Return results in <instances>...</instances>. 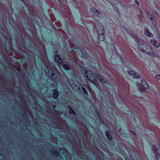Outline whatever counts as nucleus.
I'll return each mask as SVG.
<instances>
[{
  "label": "nucleus",
  "mask_w": 160,
  "mask_h": 160,
  "mask_svg": "<svg viewBox=\"0 0 160 160\" xmlns=\"http://www.w3.org/2000/svg\"><path fill=\"white\" fill-rule=\"evenodd\" d=\"M131 37L134 38L138 42L140 49L143 53L150 55L153 57H156L157 54L151 48L150 44L144 43V40L140 39L137 35L132 32H128Z\"/></svg>",
  "instance_id": "nucleus-1"
},
{
  "label": "nucleus",
  "mask_w": 160,
  "mask_h": 160,
  "mask_svg": "<svg viewBox=\"0 0 160 160\" xmlns=\"http://www.w3.org/2000/svg\"><path fill=\"white\" fill-rule=\"evenodd\" d=\"M89 11L91 12H94L95 17L97 18L96 27L97 32L98 34V39L101 41H103L105 39V36L104 32V27L103 25L99 22L103 17L102 13L96 8H90Z\"/></svg>",
  "instance_id": "nucleus-2"
},
{
  "label": "nucleus",
  "mask_w": 160,
  "mask_h": 160,
  "mask_svg": "<svg viewBox=\"0 0 160 160\" xmlns=\"http://www.w3.org/2000/svg\"><path fill=\"white\" fill-rule=\"evenodd\" d=\"M80 68L84 72L89 81L94 84L97 87L99 86L98 82L96 79L95 75L90 70L88 71L85 70V68L83 66H81Z\"/></svg>",
  "instance_id": "nucleus-3"
},
{
  "label": "nucleus",
  "mask_w": 160,
  "mask_h": 160,
  "mask_svg": "<svg viewBox=\"0 0 160 160\" xmlns=\"http://www.w3.org/2000/svg\"><path fill=\"white\" fill-rule=\"evenodd\" d=\"M44 65L46 69L48 71L47 73L51 75L50 76V78L54 81L57 79L58 78L57 77L56 75L54 73L53 71L52 68L47 65L44 64Z\"/></svg>",
  "instance_id": "nucleus-4"
},
{
  "label": "nucleus",
  "mask_w": 160,
  "mask_h": 160,
  "mask_svg": "<svg viewBox=\"0 0 160 160\" xmlns=\"http://www.w3.org/2000/svg\"><path fill=\"white\" fill-rule=\"evenodd\" d=\"M148 83L145 80H142L141 81V84L138 85V88L140 92H143L145 91L146 89L148 88Z\"/></svg>",
  "instance_id": "nucleus-5"
},
{
  "label": "nucleus",
  "mask_w": 160,
  "mask_h": 160,
  "mask_svg": "<svg viewBox=\"0 0 160 160\" xmlns=\"http://www.w3.org/2000/svg\"><path fill=\"white\" fill-rule=\"evenodd\" d=\"M74 49H75L77 51V52H81L82 53V57L84 59H87L88 58V53L86 52H83L82 51H81L79 48H78L77 47H75Z\"/></svg>",
  "instance_id": "nucleus-6"
},
{
  "label": "nucleus",
  "mask_w": 160,
  "mask_h": 160,
  "mask_svg": "<svg viewBox=\"0 0 160 160\" xmlns=\"http://www.w3.org/2000/svg\"><path fill=\"white\" fill-rule=\"evenodd\" d=\"M128 73L134 78H139L140 77V76L139 73L134 71H129L128 72Z\"/></svg>",
  "instance_id": "nucleus-7"
},
{
  "label": "nucleus",
  "mask_w": 160,
  "mask_h": 160,
  "mask_svg": "<svg viewBox=\"0 0 160 160\" xmlns=\"http://www.w3.org/2000/svg\"><path fill=\"white\" fill-rule=\"evenodd\" d=\"M54 59L57 63L59 64L62 63V59L58 54H56L54 55Z\"/></svg>",
  "instance_id": "nucleus-8"
},
{
  "label": "nucleus",
  "mask_w": 160,
  "mask_h": 160,
  "mask_svg": "<svg viewBox=\"0 0 160 160\" xmlns=\"http://www.w3.org/2000/svg\"><path fill=\"white\" fill-rule=\"evenodd\" d=\"M16 103L20 105L21 106V108H22V111L24 112L23 114V115L24 117H27V115L25 112V109L23 107V105L22 104V102L19 100H17Z\"/></svg>",
  "instance_id": "nucleus-9"
},
{
  "label": "nucleus",
  "mask_w": 160,
  "mask_h": 160,
  "mask_svg": "<svg viewBox=\"0 0 160 160\" xmlns=\"http://www.w3.org/2000/svg\"><path fill=\"white\" fill-rule=\"evenodd\" d=\"M53 92L52 93V97L54 99H57L58 97L59 93L57 89H52Z\"/></svg>",
  "instance_id": "nucleus-10"
},
{
  "label": "nucleus",
  "mask_w": 160,
  "mask_h": 160,
  "mask_svg": "<svg viewBox=\"0 0 160 160\" xmlns=\"http://www.w3.org/2000/svg\"><path fill=\"white\" fill-rule=\"evenodd\" d=\"M96 76L98 80L100 82L103 83L108 84V82L106 80H104L100 75L98 74Z\"/></svg>",
  "instance_id": "nucleus-11"
},
{
  "label": "nucleus",
  "mask_w": 160,
  "mask_h": 160,
  "mask_svg": "<svg viewBox=\"0 0 160 160\" xmlns=\"http://www.w3.org/2000/svg\"><path fill=\"white\" fill-rule=\"evenodd\" d=\"M105 134L108 140L110 141H111L112 139V137L111 132L109 131H107L105 132Z\"/></svg>",
  "instance_id": "nucleus-12"
},
{
  "label": "nucleus",
  "mask_w": 160,
  "mask_h": 160,
  "mask_svg": "<svg viewBox=\"0 0 160 160\" xmlns=\"http://www.w3.org/2000/svg\"><path fill=\"white\" fill-rule=\"evenodd\" d=\"M150 42L152 45L156 48H158L160 46V42H157L156 41L151 39L150 40Z\"/></svg>",
  "instance_id": "nucleus-13"
},
{
  "label": "nucleus",
  "mask_w": 160,
  "mask_h": 160,
  "mask_svg": "<svg viewBox=\"0 0 160 160\" xmlns=\"http://www.w3.org/2000/svg\"><path fill=\"white\" fill-rule=\"evenodd\" d=\"M144 34L146 36H149L150 37L152 38L153 37V34L150 32L148 28H146L145 29Z\"/></svg>",
  "instance_id": "nucleus-14"
},
{
  "label": "nucleus",
  "mask_w": 160,
  "mask_h": 160,
  "mask_svg": "<svg viewBox=\"0 0 160 160\" xmlns=\"http://www.w3.org/2000/svg\"><path fill=\"white\" fill-rule=\"evenodd\" d=\"M62 68L66 71H68L70 69V67L68 64H65L62 65Z\"/></svg>",
  "instance_id": "nucleus-15"
},
{
  "label": "nucleus",
  "mask_w": 160,
  "mask_h": 160,
  "mask_svg": "<svg viewBox=\"0 0 160 160\" xmlns=\"http://www.w3.org/2000/svg\"><path fill=\"white\" fill-rule=\"evenodd\" d=\"M51 152L52 154H54L56 157L60 156L59 152L57 150L52 149L51 150Z\"/></svg>",
  "instance_id": "nucleus-16"
},
{
  "label": "nucleus",
  "mask_w": 160,
  "mask_h": 160,
  "mask_svg": "<svg viewBox=\"0 0 160 160\" xmlns=\"http://www.w3.org/2000/svg\"><path fill=\"white\" fill-rule=\"evenodd\" d=\"M68 107L69 108L70 110L69 111H68V112L70 114H72L73 115H75L76 114L75 112L74 111V110L69 106Z\"/></svg>",
  "instance_id": "nucleus-17"
},
{
  "label": "nucleus",
  "mask_w": 160,
  "mask_h": 160,
  "mask_svg": "<svg viewBox=\"0 0 160 160\" xmlns=\"http://www.w3.org/2000/svg\"><path fill=\"white\" fill-rule=\"evenodd\" d=\"M129 154L130 158H131L133 157V156H135L136 155L135 153L134 152L132 151H130Z\"/></svg>",
  "instance_id": "nucleus-18"
},
{
  "label": "nucleus",
  "mask_w": 160,
  "mask_h": 160,
  "mask_svg": "<svg viewBox=\"0 0 160 160\" xmlns=\"http://www.w3.org/2000/svg\"><path fill=\"white\" fill-rule=\"evenodd\" d=\"M148 17L149 18L150 21L151 22H153V15L151 14H149V13L148 14Z\"/></svg>",
  "instance_id": "nucleus-19"
},
{
  "label": "nucleus",
  "mask_w": 160,
  "mask_h": 160,
  "mask_svg": "<svg viewBox=\"0 0 160 160\" xmlns=\"http://www.w3.org/2000/svg\"><path fill=\"white\" fill-rule=\"evenodd\" d=\"M155 155V157H156V160H158L159 157L160 156V154L159 152H154Z\"/></svg>",
  "instance_id": "nucleus-20"
},
{
  "label": "nucleus",
  "mask_w": 160,
  "mask_h": 160,
  "mask_svg": "<svg viewBox=\"0 0 160 160\" xmlns=\"http://www.w3.org/2000/svg\"><path fill=\"white\" fill-rule=\"evenodd\" d=\"M81 88H82V90L83 92L85 94L87 95H88V92L86 90V89H85V88L82 86Z\"/></svg>",
  "instance_id": "nucleus-21"
},
{
  "label": "nucleus",
  "mask_w": 160,
  "mask_h": 160,
  "mask_svg": "<svg viewBox=\"0 0 160 160\" xmlns=\"http://www.w3.org/2000/svg\"><path fill=\"white\" fill-rule=\"evenodd\" d=\"M119 132L120 134L122 135H124L125 134V132L123 130H122L121 127H120L119 130Z\"/></svg>",
  "instance_id": "nucleus-22"
},
{
  "label": "nucleus",
  "mask_w": 160,
  "mask_h": 160,
  "mask_svg": "<svg viewBox=\"0 0 160 160\" xmlns=\"http://www.w3.org/2000/svg\"><path fill=\"white\" fill-rule=\"evenodd\" d=\"M152 150L154 152H157L158 150V148L156 147V146L153 145L152 147Z\"/></svg>",
  "instance_id": "nucleus-23"
},
{
  "label": "nucleus",
  "mask_w": 160,
  "mask_h": 160,
  "mask_svg": "<svg viewBox=\"0 0 160 160\" xmlns=\"http://www.w3.org/2000/svg\"><path fill=\"white\" fill-rule=\"evenodd\" d=\"M98 119L101 123L104 124L106 125H107L104 122L102 118L101 117H99V118H98Z\"/></svg>",
  "instance_id": "nucleus-24"
},
{
  "label": "nucleus",
  "mask_w": 160,
  "mask_h": 160,
  "mask_svg": "<svg viewBox=\"0 0 160 160\" xmlns=\"http://www.w3.org/2000/svg\"><path fill=\"white\" fill-rule=\"evenodd\" d=\"M55 112L59 115H61L63 113V112L62 111H60L58 110L55 111Z\"/></svg>",
  "instance_id": "nucleus-25"
},
{
  "label": "nucleus",
  "mask_w": 160,
  "mask_h": 160,
  "mask_svg": "<svg viewBox=\"0 0 160 160\" xmlns=\"http://www.w3.org/2000/svg\"><path fill=\"white\" fill-rule=\"evenodd\" d=\"M95 112L96 113L97 116L98 117V118H99V117H101L99 112H98V110L97 109L95 110Z\"/></svg>",
  "instance_id": "nucleus-26"
},
{
  "label": "nucleus",
  "mask_w": 160,
  "mask_h": 160,
  "mask_svg": "<svg viewBox=\"0 0 160 160\" xmlns=\"http://www.w3.org/2000/svg\"><path fill=\"white\" fill-rule=\"evenodd\" d=\"M5 158V156L3 155L0 154V160H4Z\"/></svg>",
  "instance_id": "nucleus-27"
},
{
  "label": "nucleus",
  "mask_w": 160,
  "mask_h": 160,
  "mask_svg": "<svg viewBox=\"0 0 160 160\" xmlns=\"http://www.w3.org/2000/svg\"><path fill=\"white\" fill-rule=\"evenodd\" d=\"M69 83L71 86L73 85L74 84L73 80L72 79L70 80Z\"/></svg>",
  "instance_id": "nucleus-28"
},
{
  "label": "nucleus",
  "mask_w": 160,
  "mask_h": 160,
  "mask_svg": "<svg viewBox=\"0 0 160 160\" xmlns=\"http://www.w3.org/2000/svg\"><path fill=\"white\" fill-rule=\"evenodd\" d=\"M130 132L133 135H135V136L136 135V132H135V131H132V130H130Z\"/></svg>",
  "instance_id": "nucleus-29"
},
{
  "label": "nucleus",
  "mask_w": 160,
  "mask_h": 160,
  "mask_svg": "<svg viewBox=\"0 0 160 160\" xmlns=\"http://www.w3.org/2000/svg\"><path fill=\"white\" fill-rule=\"evenodd\" d=\"M142 12L141 11H140V15H138V17L139 18H142L143 17V16H142Z\"/></svg>",
  "instance_id": "nucleus-30"
},
{
  "label": "nucleus",
  "mask_w": 160,
  "mask_h": 160,
  "mask_svg": "<svg viewBox=\"0 0 160 160\" xmlns=\"http://www.w3.org/2000/svg\"><path fill=\"white\" fill-rule=\"evenodd\" d=\"M156 78L159 80L160 81V75L158 74L156 76Z\"/></svg>",
  "instance_id": "nucleus-31"
},
{
  "label": "nucleus",
  "mask_w": 160,
  "mask_h": 160,
  "mask_svg": "<svg viewBox=\"0 0 160 160\" xmlns=\"http://www.w3.org/2000/svg\"><path fill=\"white\" fill-rule=\"evenodd\" d=\"M33 22L35 23H37L38 22V20L36 17H34Z\"/></svg>",
  "instance_id": "nucleus-32"
},
{
  "label": "nucleus",
  "mask_w": 160,
  "mask_h": 160,
  "mask_svg": "<svg viewBox=\"0 0 160 160\" xmlns=\"http://www.w3.org/2000/svg\"><path fill=\"white\" fill-rule=\"evenodd\" d=\"M17 70L18 72H20L21 71L22 69L21 68H17Z\"/></svg>",
  "instance_id": "nucleus-33"
},
{
  "label": "nucleus",
  "mask_w": 160,
  "mask_h": 160,
  "mask_svg": "<svg viewBox=\"0 0 160 160\" xmlns=\"http://www.w3.org/2000/svg\"><path fill=\"white\" fill-rule=\"evenodd\" d=\"M135 2L136 3V4H137L138 5H139V3L137 0H135Z\"/></svg>",
  "instance_id": "nucleus-34"
},
{
  "label": "nucleus",
  "mask_w": 160,
  "mask_h": 160,
  "mask_svg": "<svg viewBox=\"0 0 160 160\" xmlns=\"http://www.w3.org/2000/svg\"><path fill=\"white\" fill-rule=\"evenodd\" d=\"M58 52V50H56L54 52V53L56 54H57V53Z\"/></svg>",
  "instance_id": "nucleus-35"
},
{
  "label": "nucleus",
  "mask_w": 160,
  "mask_h": 160,
  "mask_svg": "<svg viewBox=\"0 0 160 160\" xmlns=\"http://www.w3.org/2000/svg\"><path fill=\"white\" fill-rule=\"evenodd\" d=\"M51 122L52 123L55 124L56 123V122L54 120H52Z\"/></svg>",
  "instance_id": "nucleus-36"
},
{
  "label": "nucleus",
  "mask_w": 160,
  "mask_h": 160,
  "mask_svg": "<svg viewBox=\"0 0 160 160\" xmlns=\"http://www.w3.org/2000/svg\"><path fill=\"white\" fill-rule=\"evenodd\" d=\"M23 3H25V1L24 0H20Z\"/></svg>",
  "instance_id": "nucleus-37"
},
{
  "label": "nucleus",
  "mask_w": 160,
  "mask_h": 160,
  "mask_svg": "<svg viewBox=\"0 0 160 160\" xmlns=\"http://www.w3.org/2000/svg\"><path fill=\"white\" fill-rule=\"evenodd\" d=\"M28 47H30L31 46V44H29V43H28Z\"/></svg>",
  "instance_id": "nucleus-38"
},
{
  "label": "nucleus",
  "mask_w": 160,
  "mask_h": 160,
  "mask_svg": "<svg viewBox=\"0 0 160 160\" xmlns=\"http://www.w3.org/2000/svg\"><path fill=\"white\" fill-rule=\"evenodd\" d=\"M121 59L122 62V59L121 57Z\"/></svg>",
  "instance_id": "nucleus-39"
},
{
  "label": "nucleus",
  "mask_w": 160,
  "mask_h": 160,
  "mask_svg": "<svg viewBox=\"0 0 160 160\" xmlns=\"http://www.w3.org/2000/svg\"><path fill=\"white\" fill-rule=\"evenodd\" d=\"M26 85L27 86H29V85L27 84V82H26Z\"/></svg>",
  "instance_id": "nucleus-40"
},
{
  "label": "nucleus",
  "mask_w": 160,
  "mask_h": 160,
  "mask_svg": "<svg viewBox=\"0 0 160 160\" xmlns=\"http://www.w3.org/2000/svg\"><path fill=\"white\" fill-rule=\"evenodd\" d=\"M52 107H53V108H55V107L54 106H52Z\"/></svg>",
  "instance_id": "nucleus-41"
},
{
  "label": "nucleus",
  "mask_w": 160,
  "mask_h": 160,
  "mask_svg": "<svg viewBox=\"0 0 160 160\" xmlns=\"http://www.w3.org/2000/svg\"><path fill=\"white\" fill-rule=\"evenodd\" d=\"M155 26H156V22H155Z\"/></svg>",
  "instance_id": "nucleus-42"
},
{
  "label": "nucleus",
  "mask_w": 160,
  "mask_h": 160,
  "mask_svg": "<svg viewBox=\"0 0 160 160\" xmlns=\"http://www.w3.org/2000/svg\"><path fill=\"white\" fill-rule=\"evenodd\" d=\"M132 160H134V159H133V158H132Z\"/></svg>",
  "instance_id": "nucleus-43"
},
{
  "label": "nucleus",
  "mask_w": 160,
  "mask_h": 160,
  "mask_svg": "<svg viewBox=\"0 0 160 160\" xmlns=\"http://www.w3.org/2000/svg\"><path fill=\"white\" fill-rule=\"evenodd\" d=\"M11 46H10V48H11Z\"/></svg>",
  "instance_id": "nucleus-44"
},
{
  "label": "nucleus",
  "mask_w": 160,
  "mask_h": 160,
  "mask_svg": "<svg viewBox=\"0 0 160 160\" xmlns=\"http://www.w3.org/2000/svg\"><path fill=\"white\" fill-rule=\"evenodd\" d=\"M126 160H127V158H126Z\"/></svg>",
  "instance_id": "nucleus-45"
},
{
  "label": "nucleus",
  "mask_w": 160,
  "mask_h": 160,
  "mask_svg": "<svg viewBox=\"0 0 160 160\" xmlns=\"http://www.w3.org/2000/svg\"><path fill=\"white\" fill-rule=\"evenodd\" d=\"M60 0H58V1H60Z\"/></svg>",
  "instance_id": "nucleus-46"
}]
</instances>
